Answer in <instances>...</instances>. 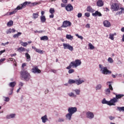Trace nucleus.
I'll list each match as a JSON object with an SVG mask.
<instances>
[{
  "label": "nucleus",
  "instance_id": "obj_14",
  "mask_svg": "<svg viewBox=\"0 0 124 124\" xmlns=\"http://www.w3.org/2000/svg\"><path fill=\"white\" fill-rule=\"evenodd\" d=\"M65 9L66 10H67V11H69L70 12L71 11H72V10H73V6H72L71 4H69L66 6Z\"/></svg>",
  "mask_w": 124,
  "mask_h": 124
},
{
  "label": "nucleus",
  "instance_id": "obj_34",
  "mask_svg": "<svg viewBox=\"0 0 124 124\" xmlns=\"http://www.w3.org/2000/svg\"><path fill=\"white\" fill-rule=\"evenodd\" d=\"M73 91L75 92L77 95H79L80 94V93H81V91H80V89H75Z\"/></svg>",
  "mask_w": 124,
  "mask_h": 124
},
{
  "label": "nucleus",
  "instance_id": "obj_51",
  "mask_svg": "<svg viewBox=\"0 0 124 124\" xmlns=\"http://www.w3.org/2000/svg\"><path fill=\"white\" fill-rule=\"evenodd\" d=\"M12 32V29H10L6 31L7 34H8V33H11Z\"/></svg>",
  "mask_w": 124,
  "mask_h": 124
},
{
  "label": "nucleus",
  "instance_id": "obj_38",
  "mask_svg": "<svg viewBox=\"0 0 124 124\" xmlns=\"http://www.w3.org/2000/svg\"><path fill=\"white\" fill-rule=\"evenodd\" d=\"M88 46H89L90 50H93V49H94V46H93L91 43L89 44Z\"/></svg>",
  "mask_w": 124,
  "mask_h": 124
},
{
  "label": "nucleus",
  "instance_id": "obj_59",
  "mask_svg": "<svg viewBox=\"0 0 124 124\" xmlns=\"http://www.w3.org/2000/svg\"><path fill=\"white\" fill-rule=\"evenodd\" d=\"M41 16H44V14H45V12L42 11L41 12Z\"/></svg>",
  "mask_w": 124,
  "mask_h": 124
},
{
  "label": "nucleus",
  "instance_id": "obj_46",
  "mask_svg": "<svg viewBox=\"0 0 124 124\" xmlns=\"http://www.w3.org/2000/svg\"><path fill=\"white\" fill-rule=\"evenodd\" d=\"M109 38V39H111V40H114V34H110Z\"/></svg>",
  "mask_w": 124,
  "mask_h": 124
},
{
  "label": "nucleus",
  "instance_id": "obj_27",
  "mask_svg": "<svg viewBox=\"0 0 124 124\" xmlns=\"http://www.w3.org/2000/svg\"><path fill=\"white\" fill-rule=\"evenodd\" d=\"M68 95H69L70 97H75V98L77 97V95H76V94H74V93L72 92L68 93Z\"/></svg>",
  "mask_w": 124,
  "mask_h": 124
},
{
  "label": "nucleus",
  "instance_id": "obj_21",
  "mask_svg": "<svg viewBox=\"0 0 124 124\" xmlns=\"http://www.w3.org/2000/svg\"><path fill=\"white\" fill-rule=\"evenodd\" d=\"M87 11L88 12H90L93 13V12H94V10L90 6H88L87 8Z\"/></svg>",
  "mask_w": 124,
  "mask_h": 124
},
{
  "label": "nucleus",
  "instance_id": "obj_1",
  "mask_svg": "<svg viewBox=\"0 0 124 124\" xmlns=\"http://www.w3.org/2000/svg\"><path fill=\"white\" fill-rule=\"evenodd\" d=\"M113 94H115V97H113L111 99L110 101H108V106H112L116 105V103L119 101V99H121L122 97H124V94H117L115 93H113Z\"/></svg>",
  "mask_w": 124,
  "mask_h": 124
},
{
  "label": "nucleus",
  "instance_id": "obj_40",
  "mask_svg": "<svg viewBox=\"0 0 124 124\" xmlns=\"http://www.w3.org/2000/svg\"><path fill=\"white\" fill-rule=\"evenodd\" d=\"M49 13L51 14H54V13H55V9H54L53 8H51L49 9Z\"/></svg>",
  "mask_w": 124,
  "mask_h": 124
},
{
  "label": "nucleus",
  "instance_id": "obj_64",
  "mask_svg": "<svg viewBox=\"0 0 124 124\" xmlns=\"http://www.w3.org/2000/svg\"><path fill=\"white\" fill-rule=\"evenodd\" d=\"M121 13L120 12H118L117 13H116L115 15L118 16V15H121Z\"/></svg>",
  "mask_w": 124,
  "mask_h": 124
},
{
  "label": "nucleus",
  "instance_id": "obj_37",
  "mask_svg": "<svg viewBox=\"0 0 124 124\" xmlns=\"http://www.w3.org/2000/svg\"><path fill=\"white\" fill-rule=\"evenodd\" d=\"M7 25L8 27H11V26H13V21L12 20L9 21Z\"/></svg>",
  "mask_w": 124,
  "mask_h": 124
},
{
  "label": "nucleus",
  "instance_id": "obj_45",
  "mask_svg": "<svg viewBox=\"0 0 124 124\" xmlns=\"http://www.w3.org/2000/svg\"><path fill=\"white\" fill-rule=\"evenodd\" d=\"M108 119L110 120V121H113V120H115L116 119V117L115 116H109L108 117Z\"/></svg>",
  "mask_w": 124,
  "mask_h": 124
},
{
  "label": "nucleus",
  "instance_id": "obj_15",
  "mask_svg": "<svg viewBox=\"0 0 124 124\" xmlns=\"http://www.w3.org/2000/svg\"><path fill=\"white\" fill-rule=\"evenodd\" d=\"M103 24L104 27L106 28H110V27H111V23L108 20H105L103 22Z\"/></svg>",
  "mask_w": 124,
  "mask_h": 124
},
{
  "label": "nucleus",
  "instance_id": "obj_20",
  "mask_svg": "<svg viewBox=\"0 0 124 124\" xmlns=\"http://www.w3.org/2000/svg\"><path fill=\"white\" fill-rule=\"evenodd\" d=\"M93 16H99V17H101L102 16V15L101 13L99 12L98 11H96L95 13L92 14Z\"/></svg>",
  "mask_w": 124,
  "mask_h": 124
},
{
  "label": "nucleus",
  "instance_id": "obj_53",
  "mask_svg": "<svg viewBox=\"0 0 124 124\" xmlns=\"http://www.w3.org/2000/svg\"><path fill=\"white\" fill-rule=\"evenodd\" d=\"M85 16H86V17H90V13H85Z\"/></svg>",
  "mask_w": 124,
  "mask_h": 124
},
{
  "label": "nucleus",
  "instance_id": "obj_63",
  "mask_svg": "<svg viewBox=\"0 0 124 124\" xmlns=\"http://www.w3.org/2000/svg\"><path fill=\"white\" fill-rule=\"evenodd\" d=\"M62 1L63 3H67V0H62Z\"/></svg>",
  "mask_w": 124,
  "mask_h": 124
},
{
  "label": "nucleus",
  "instance_id": "obj_41",
  "mask_svg": "<svg viewBox=\"0 0 124 124\" xmlns=\"http://www.w3.org/2000/svg\"><path fill=\"white\" fill-rule=\"evenodd\" d=\"M64 122V119L62 118H59L58 119V123H62Z\"/></svg>",
  "mask_w": 124,
  "mask_h": 124
},
{
  "label": "nucleus",
  "instance_id": "obj_29",
  "mask_svg": "<svg viewBox=\"0 0 124 124\" xmlns=\"http://www.w3.org/2000/svg\"><path fill=\"white\" fill-rule=\"evenodd\" d=\"M25 56L27 58V62H30L31 61V55L28 53H26L25 54Z\"/></svg>",
  "mask_w": 124,
  "mask_h": 124
},
{
  "label": "nucleus",
  "instance_id": "obj_49",
  "mask_svg": "<svg viewBox=\"0 0 124 124\" xmlns=\"http://www.w3.org/2000/svg\"><path fill=\"white\" fill-rule=\"evenodd\" d=\"M119 9H121V11H120L119 12H121L120 14H123V13H124V7H121Z\"/></svg>",
  "mask_w": 124,
  "mask_h": 124
},
{
  "label": "nucleus",
  "instance_id": "obj_17",
  "mask_svg": "<svg viewBox=\"0 0 124 124\" xmlns=\"http://www.w3.org/2000/svg\"><path fill=\"white\" fill-rule=\"evenodd\" d=\"M72 115L71 113L68 112L65 115L66 120L67 121H71V119L72 118Z\"/></svg>",
  "mask_w": 124,
  "mask_h": 124
},
{
  "label": "nucleus",
  "instance_id": "obj_30",
  "mask_svg": "<svg viewBox=\"0 0 124 124\" xmlns=\"http://www.w3.org/2000/svg\"><path fill=\"white\" fill-rule=\"evenodd\" d=\"M21 35H22V32H18L17 34H14L13 35V37H14V38H17L19 37V36H20Z\"/></svg>",
  "mask_w": 124,
  "mask_h": 124
},
{
  "label": "nucleus",
  "instance_id": "obj_19",
  "mask_svg": "<svg viewBox=\"0 0 124 124\" xmlns=\"http://www.w3.org/2000/svg\"><path fill=\"white\" fill-rule=\"evenodd\" d=\"M27 5V2L25 1L23 3L19 4L17 6V7H18V9L19 10H21V9H23V7H24V6H26Z\"/></svg>",
  "mask_w": 124,
  "mask_h": 124
},
{
  "label": "nucleus",
  "instance_id": "obj_23",
  "mask_svg": "<svg viewBox=\"0 0 124 124\" xmlns=\"http://www.w3.org/2000/svg\"><path fill=\"white\" fill-rule=\"evenodd\" d=\"M18 8L19 7H17L16 9H15L14 11L10 12L9 15H13V14H15V13H16L18 10H19Z\"/></svg>",
  "mask_w": 124,
  "mask_h": 124
},
{
  "label": "nucleus",
  "instance_id": "obj_13",
  "mask_svg": "<svg viewBox=\"0 0 124 124\" xmlns=\"http://www.w3.org/2000/svg\"><path fill=\"white\" fill-rule=\"evenodd\" d=\"M32 72L33 73H41V71L38 69L37 66H35L32 69Z\"/></svg>",
  "mask_w": 124,
  "mask_h": 124
},
{
  "label": "nucleus",
  "instance_id": "obj_55",
  "mask_svg": "<svg viewBox=\"0 0 124 124\" xmlns=\"http://www.w3.org/2000/svg\"><path fill=\"white\" fill-rule=\"evenodd\" d=\"M78 18H81V17H82V13H79L78 14Z\"/></svg>",
  "mask_w": 124,
  "mask_h": 124
},
{
  "label": "nucleus",
  "instance_id": "obj_22",
  "mask_svg": "<svg viewBox=\"0 0 124 124\" xmlns=\"http://www.w3.org/2000/svg\"><path fill=\"white\" fill-rule=\"evenodd\" d=\"M41 23H45L46 22V17L45 16H40Z\"/></svg>",
  "mask_w": 124,
  "mask_h": 124
},
{
  "label": "nucleus",
  "instance_id": "obj_12",
  "mask_svg": "<svg viewBox=\"0 0 124 124\" xmlns=\"http://www.w3.org/2000/svg\"><path fill=\"white\" fill-rule=\"evenodd\" d=\"M16 117V114L11 113L9 115H7L6 117L7 120H10V119H15Z\"/></svg>",
  "mask_w": 124,
  "mask_h": 124
},
{
  "label": "nucleus",
  "instance_id": "obj_10",
  "mask_svg": "<svg viewBox=\"0 0 124 124\" xmlns=\"http://www.w3.org/2000/svg\"><path fill=\"white\" fill-rule=\"evenodd\" d=\"M63 49H68L70 51H73V46H71L69 44H63Z\"/></svg>",
  "mask_w": 124,
  "mask_h": 124
},
{
  "label": "nucleus",
  "instance_id": "obj_57",
  "mask_svg": "<svg viewBox=\"0 0 124 124\" xmlns=\"http://www.w3.org/2000/svg\"><path fill=\"white\" fill-rule=\"evenodd\" d=\"M24 85V83H23L22 82H19V87H23Z\"/></svg>",
  "mask_w": 124,
  "mask_h": 124
},
{
  "label": "nucleus",
  "instance_id": "obj_52",
  "mask_svg": "<svg viewBox=\"0 0 124 124\" xmlns=\"http://www.w3.org/2000/svg\"><path fill=\"white\" fill-rule=\"evenodd\" d=\"M18 50H20V51H21V52H23L24 51H25V48L23 47H19Z\"/></svg>",
  "mask_w": 124,
  "mask_h": 124
},
{
  "label": "nucleus",
  "instance_id": "obj_25",
  "mask_svg": "<svg viewBox=\"0 0 124 124\" xmlns=\"http://www.w3.org/2000/svg\"><path fill=\"white\" fill-rule=\"evenodd\" d=\"M66 38L67 39H69V40H73V36L71 35V34H67L66 35Z\"/></svg>",
  "mask_w": 124,
  "mask_h": 124
},
{
  "label": "nucleus",
  "instance_id": "obj_56",
  "mask_svg": "<svg viewBox=\"0 0 124 124\" xmlns=\"http://www.w3.org/2000/svg\"><path fill=\"white\" fill-rule=\"evenodd\" d=\"M86 28H87L88 29H90V28H91V26L90 25V24L88 23L86 24V25L85 26Z\"/></svg>",
  "mask_w": 124,
  "mask_h": 124
},
{
  "label": "nucleus",
  "instance_id": "obj_44",
  "mask_svg": "<svg viewBox=\"0 0 124 124\" xmlns=\"http://www.w3.org/2000/svg\"><path fill=\"white\" fill-rule=\"evenodd\" d=\"M14 90V88H11L10 89V91L9 93H8L9 95H12V94L13 93Z\"/></svg>",
  "mask_w": 124,
  "mask_h": 124
},
{
  "label": "nucleus",
  "instance_id": "obj_28",
  "mask_svg": "<svg viewBox=\"0 0 124 124\" xmlns=\"http://www.w3.org/2000/svg\"><path fill=\"white\" fill-rule=\"evenodd\" d=\"M101 88H102V85H101L100 84H99L96 86L95 90L96 91H99V90H101Z\"/></svg>",
  "mask_w": 124,
  "mask_h": 124
},
{
  "label": "nucleus",
  "instance_id": "obj_9",
  "mask_svg": "<svg viewBox=\"0 0 124 124\" xmlns=\"http://www.w3.org/2000/svg\"><path fill=\"white\" fill-rule=\"evenodd\" d=\"M68 112L70 114L73 115V114H75V113H76V112H77V108L71 107H69L68 108Z\"/></svg>",
  "mask_w": 124,
  "mask_h": 124
},
{
  "label": "nucleus",
  "instance_id": "obj_2",
  "mask_svg": "<svg viewBox=\"0 0 124 124\" xmlns=\"http://www.w3.org/2000/svg\"><path fill=\"white\" fill-rule=\"evenodd\" d=\"M20 77L22 80H24V81H30L31 79V75L29 73L27 70H22L20 72Z\"/></svg>",
  "mask_w": 124,
  "mask_h": 124
},
{
  "label": "nucleus",
  "instance_id": "obj_54",
  "mask_svg": "<svg viewBox=\"0 0 124 124\" xmlns=\"http://www.w3.org/2000/svg\"><path fill=\"white\" fill-rule=\"evenodd\" d=\"M8 44H9V42H7L5 43H2L1 45H2L3 46H5V45H8Z\"/></svg>",
  "mask_w": 124,
  "mask_h": 124
},
{
  "label": "nucleus",
  "instance_id": "obj_61",
  "mask_svg": "<svg viewBox=\"0 0 124 124\" xmlns=\"http://www.w3.org/2000/svg\"><path fill=\"white\" fill-rule=\"evenodd\" d=\"M5 61V59L3 58L1 60H0V62H4Z\"/></svg>",
  "mask_w": 124,
  "mask_h": 124
},
{
  "label": "nucleus",
  "instance_id": "obj_5",
  "mask_svg": "<svg viewBox=\"0 0 124 124\" xmlns=\"http://www.w3.org/2000/svg\"><path fill=\"white\" fill-rule=\"evenodd\" d=\"M82 83H85V80H81L80 78H79L78 79H69L68 81L69 84H76V85H78V86H79V85H81Z\"/></svg>",
  "mask_w": 124,
  "mask_h": 124
},
{
  "label": "nucleus",
  "instance_id": "obj_3",
  "mask_svg": "<svg viewBox=\"0 0 124 124\" xmlns=\"http://www.w3.org/2000/svg\"><path fill=\"white\" fill-rule=\"evenodd\" d=\"M81 63H82V62H81L80 60L77 59L75 61L71 62L68 66L66 67V69H70V68L74 67H78L81 65Z\"/></svg>",
  "mask_w": 124,
  "mask_h": 124
},
{
  "label": "nucleus",
  "instance_id": "obj_43",
  "mask_svg": "<svg viewBox=\"0 0 124 124\" xmlns=\"http://www.w3.org/2000/svg\"><path fill=\"white\" fill-rule=\"evenodd\" d=\"M39 2H33V3H31V6H34L35 5H38L39 4Z\"/></svg>",
  "mask_w": 124,
  "mask_h": 124
},
{
  "label": "nucleus",
  "instance_id": "obj_50",
  "mask_svg": "<svg viewBox=\"0 0 124 124\" xmlns=\"http://www.w3.org/2000/svg\"><path fill=\"white\" fill-rule=\"evenodd\" d=\"M4 101H5L6 102H8V101H9V100H10L9 99V97H4Z\"/></svg>",
  "mask_w": 124,
  "mask_h": 124
},
{
  "label": "nucleus",
  "instance_id": "obj_4",
  "mask_svg": "<svg viewBox=\"0 0 124 124\" xmlns=\"http://www.w3.org/2000/svg\"><path fill=\"white\" fill-rule=\"evenodd\" d=\"M99 67L100 68V71L102 74L107 75V74H111V73H112V72H111V71L108 70L107 67L103 66V65L102 64H99Z\"/></svg>",
  "mask_w": 124,
  "mask_h": 124
},
{
  "label": "nucleus",
  "instance_id": "obj_26",
  "mask_svg": "<svg viewBox=\"0 0 124 124\" xmlns=\"http://www.w3.org/2000/svg\"><path fill=\"white\" fill-rule=\"evenodd\" d=\"M9 87H11V88H12V89H13V88H14V86H16V82L14 81L12 82H10L9 84Z\"/></svg>",
  "mask_w": 124,
  "mask_h": 124
},
{
  "label": "nucleus",
  "instance_id": "obj_42",
  "mask_svg": "<svg viewBox=\"0 0 124 124\" xmlns=\"http://www.w3.org/2000/svg\"><path fill=\"white\" fill-rule=\"evenodd\" d=\"M75 70L73 69H69L68 73L69 74H72V73H74Z\"/></svg>",
  "mask_w": 124,
  "mask_h": 124
},
{
  "label": "nucleus",
  "instance_id": "obj_31",
  "mask_svg": "<svg viewBox=\"0 0 124 124\" xmlns=\"http://www.w3.org/2000/svg\"><path fill=\"white\" fill-rule=\"evenodd\" d=\"M38 16H39V15L38 13H33L32 14V18L35 20V19H37V18H38Z\"/></svg>",
  "mask_w": 124,
  "mask_h": 124
},
{
  "label": "nucleus",
  "instance_id": "obj_39",
  "mask_svg": "<svg viewBox=\"0 0 124 124\" xmlns=\"http://www.w3.org/2000/svg\"><path fill=\"white\" fill-rule=\"evenodd\" d=\"M108 62H109V63H113L114 61L113 60V59H112V58L109 57L108 59Z\"/></svg>",
  "mask_w": 124,
  "mask_h": 124
},
{
  "label": "nucleus",
  "instance_id": "obj_33",
  "mask_svg": "<svg viewBox=\"0 0 124 124\" xmlns=\"http://www.w3.org/2000/svg\"><path fill=\"white\" fill-rule=\"evenodd\" d=\"M111 83H112V82L110 81H108L107 82L108 85V84H109L108 89H109L110 91H113V87H112V84H111Z\"/></svg>",
  "mask_w": 124,
  "mask_h": 124
},
{
  "label": "nucleus",
  "instance_id": "obj_58",
  "mask_svg": "<svg viewBox=\"0 0 124 124\" xmlns=\"http://www.w3.org/2000/svg\"><path fill=\"white\" fill-rule=\"evenodd\" d=\"M26 65H27V63H23L22 64V68H24V67H25V66H26Z\"/></svg>",
  "mask_w": 124,
  "mask_h": 124
},
{
  "label": "nucleus",
  "instance_id": "obj_18",
  "mask_svg": "<svg viewBox=\"0 0 124 124\" xmlns=\"http://www.w3.org/2000/svg\"><path fill=\"white\" fill-rule=\"evenodd\" d=\"M96 5L99 7H102V6H103V5H104V2H103L102 0H99L97 1Z\"/></svg>",
  "mask_w": 124,
  "mask_h": 124
},
{
  "label": "nucleus",
  "instance_id": "obj_47",
  "mask_svg": "<svg viewBox=\"0 0 124 124\" xmlns=\"http://www.w3.org/2000/svg\"><path fill=\"white\" fill-rule=\"evenodd\" d=\"M21 45L22 46H23L24 47H27L28 45V43L27 42H21Z\"/></svg>",
  "mask_w": 124,
  "mask_h": 124
},
{
  "label": "nucleus",
  "instance_id": "obj_24",
  "mask_svg": "<svg viewBox=\"0 0 124 124\" xmlns=\"http://www.w3.org/2000/svg\"><path fill=\"white\" fill-rule=\"evenodd\" d=\"M105 93H106L107 95H110V93H111L110 89L107 88L105 89Z\"/></svg>",
  "mask_w": 124,
  "mask_h": 124
},
{
  "label": "nucleus",
  "instance_id": "obj_7",
  "mask_svg": "<svg viewBox=\"0 0 124 124\" xmlns=\"http://www.w3.org/2000/svg\"><path fill=\"white\" fill-rule=\"evenodd\" d=\"M86 118H87V119H89V120H93V119L94 118V114L93 113V112L90 111L86 112Z\"/></svg>",
  "mask_w": 124,
  "mask_h": 124
},
{
  "label": "nucleus",
  "instance_id": "obj_48",
  "mask_svg": "<svg viewBox=\"0 0 124 124\" xmlns=\"http://www.w3.org/2000/svg\"><path fill=\"white\" fill-rule=\"evenodd\" d=\"M76 36H77V37H78V38H79L80 39H81V40H83V36H80L79 35V34H76Z\"/></svg>",
  "mask_w": 124,
  "mask_h": 124
},
{
  "label": "nucleus",
  "instance_id": "obj_36",
  "mask_svg": "<svg viewBox=\"0 0 124 124\" xmlns=\"http://www.w3.org/2000/svg\"><path fill=\"white\" fill-rule=\"evenodd\" d=\"M40 40H44V41L48 40V36H43L41 37Z\"/></svg>",
  "mask_w": 124,
  "mask_h": 124
},
{
  "label": "nucleus",
  "instance_id": "obj_32",
  "mask_svg": "<svg viewBox=\"0 0 124 124\" xmlns=\"http://www.w3.org/2000/svg\"><path fill=\"white\" fill-rule=\"evenodd\" d=\"M102 104H107V105H109V101L106 100V98H104L103 100H102Z\"/></svg>",
  "mask_w": 124,
  "mask_h": 124
},
{
  "label": "nucleus",
  "instance_id": "obj_11",
  "mask_svg": "<svg viewBox=\"0 0 124 124\" xmlns=\"http://www.w3.org/2000/svg\"><path fill=\"white\" fill-rule=\"evenodd\" d=\"M41 119L42 120V122L43 124H45L46 122H48V116L46 114L44 116H43L41 118Z\"/></svg>",
  "mask_w": 124,
  "mask_h": 124
},
{
  "label": "nucleus",
  "instance_id": "obj_8",
  "mask_svg": "<svg viewBox=\"0 0 124 124\" xmlns=\"http://www.w3.org/2000/svg\"><path fill=\"white\" fill-rule=\"evenodd\" d=\"M72 25L71 22L68 20H65L63 22L61 28H67L68 27H71Z\"/></svg>",
  "mask_w": 124,
  "mask_h": 124
},
{
  "label": "nucleus",
  "instance_id": "obj_16",
  "mask_svg": "<svg viewBox=\"0 0 124 124\" xmlns=\"http://www.w3.org/2000/svg\"><path fill=\"white\" fill-rule=\"evenodd\" d=\"M32 49L35 50V51L37 53H38V54H40L41 55H42V54H43V51L42 50L38 49L36 47H35V46H32Z\"/></svg>",
  "mask_w": 124,
  "mask_h": 124
},
{
  "label": "nucleus",
  "instance_id": "obj_60",
  "mask_svg": "<svg viewBox=\"0 0 124 124\" xmlns=\"http://www.w3.org/2000/svg\"><path fill=\"white\" fill-rule=\"evenodd\" d=\"M4 52H5V49H4L3 50H1L0 51V55H1V54H2L3 53H4Z\"/></svg>",
  "mask_w": 124,
  "mask_h": 124
},
{
  "label": "nucleus",
  "instance_id": "obj_35",
  "mask_svg": "<svg viewBox=\"0 0 124 124\" xmlns=\"http://www.w3.org/2000/svg\"><path fill=\"white\" fill-rule=\"evenodd\" d=\"M117 110H118V111H120V112H121V111H123V112H124V107H117Z\"/></svg>",
  "mask_w": 124,
  "mask_h": 124
},
{
  "label": "nucleus",
  "instance_id": "obj_62",
  "mask_svg": "<svg viewBox=\"0 0 124 124\" xmlns=\"http://www.w3.org/2000/svg\"><path fill=\"white\" fill-rule=\"evenodd\" d=\"M49 18H54V14H51V15L49 16Z\"/></svg>",
  "mask_w": 124,
  "mask_h": 124
},
{
  "label": "nucleus",
  "instance_id": "obj_6",
  "mask_svg": "<svg viewBox=\"0 0 124 124\" xmlns=\"http://www.w3.org/2000/svg\"><path fill=\"white\" fill-rule=\"evenodd\" d=\"M110 9L112 11H118L120 10V5L118 3H113L112 4Z\"/></svg>",
  "mask_w": 124,
  "mask_h": 124
}]
</instances>
